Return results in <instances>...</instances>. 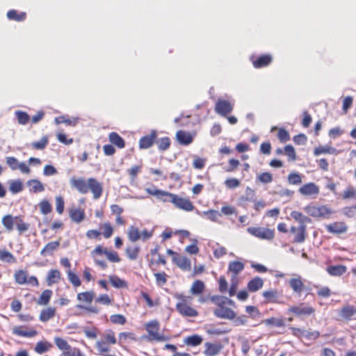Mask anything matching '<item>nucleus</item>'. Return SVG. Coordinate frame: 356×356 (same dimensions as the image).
<instances>
[{
	"mask_svg": "<svg viewBox=\"0 0 356 356\" xmlns=\"http://www.w3.org/2000/svg\"><path fill=\"white\" fill-rule=\"evenodd\" d=\"M148 194L156 197L159 200L163 202H171L177 208L186 211H191L194 209L193 203L187 198H183L179 197L177 195L156 189L147 188L145 189Z\"/></svg>",
	"mask_w": 356,
	"mask_h": 356,
	"instance_id": "obj_1",
	"label": "nucleus"
},
{
	"mask_svg": "<svg viewBox=\"0 0 356 356\" xmlns=\"http://www.w3.org/2000/svg\"><path fill=\"white\" fill-rule=\"evenodd\" d=\"M176 298L180 300L176 305V309L181 315L188 317H195L197 316L198 312L187 305V302H191V297L178 294L176 296Z\"/></svg>",
	"mask_w": 356,
	"mask_h": 356,
	"instance_id": "obj_2",
	"label": "nucleus"
},
{
	"mask_svg": "<svg viewBox=\"0 0 356 356\" xmlns=\"http://www.w3.org/2000/svg\"><path fill=\"white\" fill-rule=\"evenodd\" d=\"M304 211L309 216L317 218H328L334 211L325 205L310 204L304 208Z\"/></svg>",
	"mask_w": 356,
	"mask_h": 356,
	"instance_id": "obj_3",
	"label": "nucleus"
},
{
	"mask_svg": "<svg viewBox=\"0 0 356 356\" xmlns=\"http://www.w3.org/2000/svg\"><path fill=\"white\" fill-rule=\"evenodd\" d=\"M160 325L157 321H152L145 325V330L148 333L147 337L149 341H165L168 337L159 333Z\"/></svg>",
	"mask_w": 356,
	"mask_h": 356,
	"instance_id": "obj_4",
	"label": "nucleus"
},
{
	"mask_svg": "<svg viewBox=\"0 0 356 356\" xmlns=\"http://www.w3.org/2000/svg\"><path fill=\"white\" fill-rule=\"evenodd\" d=\"M247 231L250 234L263 240H272L275 236L274 230L265 227H250Z\"/></svg>",
	"mask_w": 356,
	"mask_h": 356,
	"instance_id": "obj_5",
	"label": "nucleus"
},
{
	"mask_svg": "<svg viewBox=\"0 0 356 356\" xmlns=\"http://www.w3.org/2000/svg\"><path fill=\"white\" fill-rule=\"evenodd\" d=\"M14 277L15 282L19 284H30L33 286H38L39 284L36 277H29L28 273L23 270H17Z\"/></svg>",
	"mask_w": 356,
	"mask_h": 356,
	"instance_id": "obj_6",
	"label": "nucleus"
},
{
	"mask_svg": "<svg viewBox=\"0 0 356 356\" xmlns=\"http://www.w3.org/2000/svg\"><path fill=\"white\" fill-rule=\"evenodd\" d=\"M6 161L12 170H19L23 174H29L31 172V169L24 162H19L13 156L6 157Z\"/></svg>",
	"mask_w": 356,
	"mask_h": 356,
	"instance_id": "obj_7",
	"label": "nucleus"
},
{
	"mask_svg": "<svg viewBox=\"0 0 356 356\" xmlns=\"http://www.w3.org/2000/svg\"><path fill=\"white\" fill-rule=\"evenodd\" d=\"M233 108V103L221 99L217 101L215 106L216 112L222 116H227V115L232 111Z\"/></svg>",
	"mask_w": 356,
	"mask_h": 356,
	"instance_id": "obj_8",
	"label": "nucleus"
},
{
	"mask_svg": "<svg viewBox=\"0 0 356 356\" xmlns=\"http://www.w3.org/2000/svg\"><path fill=\"white\" fill-rule=\"evenodd\" d=\"M90 191L94 199H99L103 192L102 184L95 178L88 179V191Z\"/></svg>",
	"mask_w": 356,
	"mask_h": 356,
	"instance_id": "obj_9",
	"label": "nucleus"
},
{
	"mask_svg": "<svg viewBox=\"0 0 356 356\" xmlns=\"http://www.w3.org/2000/svg\"><path fill=\"white\" fill-rule=\"evenodd\" d=\"M70 184L80 193L86 194L88 192V179L86 181L82 178L76 179L72 177L70 179Z\"/></svg>",
	"mask_w": 356,
	"mask_h": 356,
	"instance_id": "obj_10",
	"label": "nucleus"
},
{
	"mask_svg": "<svg viewBox=\"0 0 356 356\" xmlns=\"http://www.w3.org/2000/svg\"><path fill=\"white\" fill-rule=\"evenodd\" d=\"M289 311L297 316H309L314 312V309L305 304H300L297 306L291 307Z\"/></svg>",
	"mask_w": 356,
	"mask_h": 356,
	"instance_id": "obj_11",
	"label": "nucleus"
},
{
	"mask_svg": "<svg viewBox=\"0 0 356 356\" xmlns=\"http://www.w3.org/2000/svg\"><path fill=\"white\" fill-rule=\"evenodd\" d=\"M299 193L305 196H316L319 193V187L314 183H308L299 188Z\"/></svg>",
	"mask_w": 356,
	"mask_h": 356,
	"instance_id": "obj_12",
	"label": "nucleus"
},
{
	"mask_svg": "<svg viewBox=\"0 0 356 356\" xmlns=\"http://www.w3.org/2000/svg\"><path fill=\"white\" fill-rule=\"evenodd\" d=\"M214 315L220 318L232 320L236 317L235 312L225 307H219L213 311Z\"/></svg>",
	"mask_w": 356,
	"mask_h": 356,
	"instance_id": "obj_13",
	"label": "nucleus"
},
{
	"mask_svg": "<svg viewBox=\"0 0 356 356\" xmlns=\"http://www.w3.org/2000/svg\"><path fill=\"white\" fill-rule=\"evenodd\" d=\"M288 282L295 293L300 295L303 291L305 285L300 275H295L294 277L289 280Z\"/></svg>",
	"mask_w": 356,
	"mask_h": 356,
	"instance_id": "obj_14",
	"label": "nucleus"
},
{
	"mask_svg": "<svg viewBox=\"0 0 356 356\" xmlns=\"http://www.w3.org/2000/svg\"><path fill=\"white\" fill-rule=\"evenodd\" d=\"M205 350H204V354L206 356H216L217 355L222 349V346L219 343H213L210 342H206L204 343Z\"/></svg>",
	"mask_w": 356,
	"mask_h": 356,
	"instance_id": "obj_15",
	"label": "nucleus"
},
{
	"mask_svg": "<svg viewBox=\"0 0 356 356\" xmlns=\"http://www.w3.org/2000/svg\"><path fill=\"white\" fill-rule=\"evenodd\" d=\"M157 133L156 131H152L149 135L142 137L139 141V147L140 149H147L150 147L154 143Z\"/></svg>",
	"mask_w": 356,
	"mask_h": 356,
	"instance_id": "obj_16",
	"label": "nucleus"
},
{
	"mask_svg": "<svg viewBox=\"0 0 356 356\" xmlns=\"http://www.w3.org/2000/svg\"><path fill=\"white\" fill-rule=\"evenodd\" d=\"M194 136L189 132L180 130L177 132L176 138L179 143L188 145L193 141Z\"/></svg>",
	"mask_w": 356,
	"mask_h": 356,
	"instance_id": "obj_17",
	"label": "nucleus"
},
{
	"mask_svg": "<svg viewBox=\"0 0 356 356\" xmlns=\"http://www.w3.org/2000/svg\"><path fill=\"white\" fill-rule=\"evenodd\" d=\"M326 229L330 233L342 234L347 231L348 227L344 222H336L326 225Z\"/></svg>",
	"mask_w": 356,
	"mask_h": 356,
	"instance_id": "obj_18",
	"label": "nucleus"
},
{
	"mask_svg": "<svg viewBox=\"0 0 356 356\" xmlns=\"http://www.w3.org/2000/svg\"><path fill=\"white\" fill-rule=\"evenodd\" d=\"M251 60L254 67L261 68L268 65L272 61V57L270 55H263L258 58H251Z\"/></svg>",
	"mask_w": 356,
	"mask_h": 356,
	"instance_id": "obj_19",
	"label": "nucleus"
},
{
	"mask_svg": "<svg viewBox=\"0 0 356 356\" xmlns=\"http://www.w3.org/2000/svg\"><path fill=\"white\" fill-rule=\"evenodd\" d=\"M19 216H13L12 215H6L2 218V224L6 229L10 232L13 230L14 226L17 225Z\"/></svg>",
	"mask_w": 356,
	"mask_h": 356,
	"instance_id": "obj_20",
	"label": "nucleus"
},
{
	"mask_svg": "<svg viewBox=\"0 0 356 356\" xmlns=\"http://www.w3.org/2000/svg\"><path fill=\"white\" fill-rule=\"evenodd\" d=\"M26 185L29 187V192L37 193L44 191V184L36 179H30L26 181Z\"/></svg>",
	"mask_w": 356,
	"mask_h": 356,
	"instance_id": "obj_21",
	"label": "nucleus"
},
{
	"mask_svg": "<svg viewBox=\"0 0 356 356\" xmlns=\"http://www.w3.org/2000/svg\"><path fill=\"white\" fill-rule=\"evenodd\" d=\"M69 215L72 220L76 223H80L85 218V212L83 210L76 208H72L69 211Z\"/></svg>",
	"mask_w": 356,
	"mask_h": 356,
	"instance_id": "obj_22",
	"label": "nucleus"
},
{
	"mask_svg": "<svg viewBox=\"0 0 356 356\" xmlns=\"http://www.w3.org/2000/svg\"><path fill=\"white\" fill-rule=\"evenodd\" d=\"M264 286V280L259 277H256L253 279H252L248 283V289L250 292H256L259 291L260 289H261Z\"/></svg>",
	"mask_w": 356,
	"mask_h": 356,
	"instance_id": "obj_23",
	"label": "nucleus"
},
{
	"mask_svg": "<svg viewBox=\"0 0 356 356\" xmlns=\"http://www.w3.org/2000/svg\"><path fill=\"white\" fill-rule=\"evenodd\" d=\"M59 246V241L49 242L41 250L40 254L43 257H45L47 255H51L55 250H56L58 248Z\"/></svg>",
	"mask_w": 356,
	"mask_h": 356,
	"instance_id": "obj_24",
	"label": "nucleus"
},
{
	"mask_svg": "<svg viewBox=\"0 0 356 356\" xmlns=\"http://www.w3.org/2000/svg\"><path fill=\"white\" fill-rule=\"evenodd\" d=\"M173 261L182 270H188L191 269V261L186 257H174Z\"/></svg>",
	"mask_w": 356,
	"mask_h": 356,
	"instance_id": "obj_25",
	"label": "nucleus"
},
{
	"mask_svg": "<svg viewBox=\"0 0 356 356\" xmlns=\"http://www.w3.org/2000/svg\"><path fill=\"white\" fill-rule=\"evenodd\" d=\"M337 150L329 145L316 147L314 152L315 156H318L322 154H337Z\"/></svg>",
	"mask_w": 356,
	"mask_h": 356,
	"instance_id": "obj_26",
	"label": "nucleus"
},
{
	"mask_svg": "<svg viewBox=\"0 0 356 356\" xmlns=\"http://www.w3.org/2000/svg\"><path fill=\"white\" fill-rule=\"evenodd\" d=\"M229 271L234 274V279L244 269V264L240 261H232L229 264Z\"/></svg>",
	"mask_w": 356,
	"mask_h": 356,
	"instance_id": "obj_27",
	"label": "nucleus"
},
{
	"mask_svg": "<svg viewBox=\"0 0 356 356\" xmlns=\"http://www.w3.org/2000/svg\"><path fill=\"white\" fill-rule=\"evenodd\" d=\"M23 188V183L20 179H18L9 181V190L13 194L20 193Z\"/></svg>",
	"mask_w": 356,
	"mask_h": 356,
	"instance_id": "obj_28",
	"label": "nucleus"
},
{
	"mask_svg": "<svg viewBox=\"0 0 356 356\" xmlns=\"http://www.w3.org/2000/svg\"><path fill=\"white\" fill-rule=\"evenodd\" d=\"M327 273L333 276H340L346 273V267L342 265L331 266L327 268Z\"/></svg>",
	"mask_w": 356,
	"mask_h": 356,
	"instance_id": "obj_29",
	"label": "nucleus"
},
{
	"mask_svg": "<svg viewBox=\"0 0 356 356\" xmlns=\"http://www.w3.org/2000/svg\"><path fill=\"white\" fill-rule=\"evenodd\" d=\"M60 279V273L58 270H51L47 277V282L49 286L58 282Z\"/></svg>",
	"mask_w": 356,
	"mask_h": 356,
	"instance_id": "obj_30",
	"label": "nucleus"
},
{
	"mask_svg": "<svg viewBox=\"0 0 356 356\" xmlns=\"http://www.w3.org/2000/svg\"><path fill=\"white\" fill-rule=\"evenodd\" d=\"M204 287L205 286L204 282L197 280L193 283L190 292L195 296L200 295L203 292Z\"/></svg>",
	"mask_w": 356,
	"mask_h": 356,
	"instance_id": "obj_31",
	"label": "nucleus"
},
{
	"mask_svg": "<svg viewBox=\"0 0 356 356\" xmlns=\"http://www.w3.org/2000/svg\"><path fill=\"white\" fill-rule=\"evenodd\" d=\"M55 314L56 309L54 308L49 307L43 309L40 313V320L42 322L48 321L55 316Z\"/></svg>",
	"mask_w": 356,
	"mask_h": 356,
	"instance_id": "obj_32",
	"label": "nucleus"
},
{
	"mask_svg": "<svg viewBox=\"0 0 356 356\" xmlns=\"http://www.w3.org/2000/svg\"><path fill=\"white\" fill-rule=\"evenodd\" d=\"M109 140L119 148H123L125 145L124 140L115 132H112L109 134Z\"/></svg>",
	"mask_w": 356,
	"mask_h": 356,
	"instance_id": "obj_33",
	"label": "nucleus"
},
{
	"mask_svg": "<svg viewBox=\"0 0 356 356\" xmlns=\"http://www.w3.org/2000/svg\"><path fill=\"white\" fill-rule=\"evenodd\" d=\"M294 242L296 243H302L305 240L306 235V225H300L298 227V231L294 234Z\"/></svg>",
	"mask_w": 356,
	"mask_h": 356,
	"instance_id": "obj_34",
	"label": "nucleus"
},
{
	"mask_svg": "<svg viewBox=\"0 0 356 356\" xmlns=\"http://www.w3.org/2000/svg\"><path fill=\"white\" fill-rule=\"evenodd\" d=\"M13 333L18 336L33 337L37 334V332L35 330H24L21 327H15L13 328Z\"/></svg>",
	"mask_w": 356,
	"mask_h": 356,
	"instance_id": "obj_35",
	"label": "nucleus"
},
{
	"mask_svg": "<svg viewBox=\"0 0 356 356\" xmlns=\"http://www.w3.org/2000/svg\"><path fill=\"white\" fill-rule=\"evenodd\" d=\"M51 347L52 345L48 341H41L36 343L34 350L37 353L42 354L48 351Z\"/></svg>",
	"mask_w": 356,
	"mask_h": 356,
	"instance_id": "obj_36",
	"label": "nucleus"
},
{
	"mask_svg": "<svg viewBox=\"0 0 356 356\" xmlns=\"http://www.w3.org/2000/svg\"><path fill=\"white\" fill-rule=\"evenodd\" d=\"M95 298V293L93 291H86L79 293L77 295V300L80 302L86 303H91Z\"/></svg>",
	"mask_w": 356,
	"mask_h": 356,
	"instance_id": "obj_37",
	"label": "nucleus"
},
{
	"mask_svg": "<svg viewBox=\"0 0 356 356\" xmlns=\"http://www.w3.org/2000/svg\"><path fill=\"white\" fill-rule=\"evenodd\" d=\"M109 281L111 283V284L115 288L120 289L128 287V284L126 282V281H124L122 279H120L116 275L109 276Z\"/></svg>",
	"mask_w": 356,
	"mask_h": 356,
	"instance_id": "obj_38",
	"label": "nucleus"
},
{
	"mask_svg": "<svg viewBox=\"0 0 356 356\" xmlns=\"http://www.w3.org/2000/svg\"><path fill=\"white\" fill-rule=\"evenodd\" d=\"M51 296L52 291L51 290H44L38 298L37 303L40 305H47L49 303Z\"/></svg>",
	"mask_w": 356,
	"mask_h": 356,
	"instance_id": "obj_39",
	"label": "nucleus"
},
{
	"mask_svg": "<svg viewBox=\"0 0 356 356\" xmlns=\"http://www.w3.org/2000/svg\"><path fill=\"white\" fill-rule=\"evenodd\" d=\"M340 314L343 318L349 319L356 314V308L350 305L344 307L341 309Z\"/></svg>",
	"mask_w": 356,
	"mask_h": 356,
	"instance_id": "obj_40",
	"label": "nucleus"
},
{
	"mask_svg": "<svg viewBox=\"0 0 356 356\" xmlns=\"http://www.w3.org/2000/svg\"><path fill=\"white\" fill-rule=\"evenodd\" d=\"M78 118H73L72 119L67 118L65 116H59L55 118V122L57 124L65 123L67 125L75 126L78 122Z\"/></svg>",
	"mask_w": 356,
	"mask_h": 356,
	"instance_id": "obj_41",
	"label": "nucleus"
},
{
	"mask_svg": "<svg viewBox=\"0 0 356 356\" xmlns=\"http://www.w3.org/2000/svg\"><path fill=\"white\" fill-rule=\"evenodd\" d=\"M202 342V338L197 334H194L186 337L184 339V343L188 346H196Z\"/></svg>",
	"mask_w": 356,
	"mask_h": 356,
	"instance_id": "obj_42",
	"label": "nucleus"
},
{
	"mask_svg": "<svg viewBox=\"0 0 356 356\" xmlns=\"http://www.w3.org/2000/svg\"><path fill=\"white\" fill-rule=\"evenodd\" d=\"M291 217L298 221L300 224V225H305V222L310 221L308 217L296 211H293L291 213Z\"/></svg>",
	"mask_w": 356,
	"mask_h": 356,
	"instance_id": "obj_43",
	"label": "nucleus"
},
{
	"mask_svg": "<svg viewBox=\"0 0 356 356\" xmlns=\"http://www.w3.org/2000/svg\"><path fill=\"white\" fill-rule=\"evenodd\" d=\"M140 248L138 246H128L126 248V254L131 260H136L138 258Z\"/></svg>",
	"mask_w": 356,
	"mask_h": 356,
	"instance_id": "obj_44",
	"label": "nucleus"
},
{
	"mask_svg": "<svg viewBox=\"0 0 356 356\" xmlns=\"http://www.w3.org/2000/svg\"><path fill=\"white\" fill-rule=\"evenodd\" d=\"M206 332L209 335L220 336L227 332L225 330L209 325L205 327Z\"/></svg>",
	"mask_w": 356,
	"mask_h": 356,
	"instance_id": "obj_45",
	"label": "nucleus"
},
{
	"mask_svg": "<svg viewBox=\"0 0 356 356\" xmlns=\"http://www.w3.org/2000/svg\"><path fill=\"white\" fill-rule=\"evenodd\" d=\"M129 239L132 242H136L140 238V233L138 228L131 226L128 231Z\"/></svg>",
	"mask_w": 356,
	"mask_h": 356,
	"instance_id": "obj_46",
	"label": "nucleus"
},
{
	"mask_svg": "<svg viewBox=\"0 0 356 356\" xmlns=\"http://www.w3.org/2000/svg\"><path fill=\"white\" fill-rule=\"evenodd\" d=\"M203 215L207 216L209 220L213 222H218V219L221 216V213L220 212L213 209L204 211Z\"/></svg>",
	"mask_w": 356,
	"mask_h": 356,
	"instance_id": "obj_47",
	"label": "nucleus"
},
{
	"mask_svg": "<svg viewBox=\"0 0 356 356\" xmlns=\"http://www.w3.org/2000/svg\"><path fill=\"white\" fill-rule=\"evenodd\" d=\"M0 260L8 263H15L16 261L14 256L10 252L5 250H0Z\"/></svg>",
	"mask_w": 356,
	"mask_h": 356,
	"instance_id": "obj_48",
	"label": "nucleus"
},
{
	"mask_svg": "<svg viewBox=\"0 0 356 356\" xmlns=\"http://www.w3.org/2000/svg\"><path fill=\"white\" fill-rule=\"evenodd\" d=\"M263 296L268 301V302H276L277 299L279 297L278 292L276 290H269L265 291L263 292Z\"/></svg>",
	"mask_w": 356,
	"mask_h": 356,
	"instance_id": "obj_49",
	"label": "nucleus"
},
{
	"mask_svg": "<svg viewBox=\"0 0 356 356\" xmlns=\"http://www.w3.org/2000/svg\"><path fill=\"white\" fill-rule=\"evenodd\" d=\"M264 323L266 325H273L277 327H283L284 325V321L282 318L273 317L264 320Z\"/></svg>",
	"mask_w": 356,
	"mask_h": 356,
	"instance_id": "obj_50",
	"label": "nucleus"
},
{
	"mask_svg": "<svg viewBox=\"0 0 356 356\" xmlns=\"http://www.w3.org/2000/svg\"><path fill=\"white\" fill-rule=\"evenodd\" d=\"M15 115L17 118L18 122L20 124H26L30 120L29 115L26 112L24 111H16Z\"/></svg>",
	"mask_w": 356,
	"mask_h": 356,
	"instance_id": "obj_51",
	"label": "nucleus"
},
{
	"mask_svg": "<svg viewBox=\"0 0 356 356\" xmlns=\"http://www.w3.org/2000/svg\"><path fill=\"white\" fill-rule=\"evenodd\" d=\"M61 356H84L79 348L70 346L67 350L62 353Z\"/></svg>",
	"mask_w": 356,
	"mask_h": 356,
	"instance_id": "obj_52",
	"label": "nucleus"
},
{
	"mask_svg": "<svg viewBox=\"0 0 356 356\" xmlns=\"http://www.w3.org/2000/svg\"><path fill=\"white\" fill-rule=\"evenodd\" d=\"M158 147L161 151L168 149L170 145V140L168 137L161 138L156 141Z\"/></svg>",
	"mask_w": 356,
	"mask_h": 356,
	"instance_id": "obj_53",
	"label": "nucleus"
},
{
	"mask_svg": "<svg viewBox=\"0 0 356 356\" xmlns=\"http://www.w3.org/2000/svg\"><path fill=\"white\" fill-rule=\"evenodd\" d=\"M288 181L290 184L298 185L302 183V178L300 174L292 172L288 176Z\"/></svg>",
	"mask_w": 356,
	"mask_h": 356,
	"instance_id": "obj_54",
	"label": "nucleus"
},
{
	"mask_svg": "<svg viewBox=\"0 0 356 356\" xmlns=\"http://www.w3.org/2000/svg\"><path fill=\"white\" fill-rule=\"evenodd\" d=\"M257 179L261 183L269 184L273 181V175L271 173L266 172L258 175Z\"/></svg>",
	"mask_w": 356,
	"mask_h": 356,
	"instance_id": "obj_55",
	"label": "nucleus"
},
{
	"mask_svg": "<svg viewBox=\"0 0 356 356\" xmlns=\"http://www.w3.org/2000/svg\"><path fill=\"white\" fill-rule=\"evenodd\" d=\"M104 341H106V343L109 344H115L116 343V339L115 337V334L112 330H108L103 335V339Z\"/></svg>",
	"mask_w": 356,
	"mask_h": 356,
	"instance_id": "obj_56",
	"label": "nucleus"
},
{
	"mask_svg": "<svg viewBox=\"0 0 356 356\" xmlns=\"http://www.w3.org/2000/svg\"><path fill=\"white\" fill-rule=\"evenodd\" d=\"M48 144V138L47 136H43L40 140L33 142L32 143V147L36 149H43Z\"/></svg>",
	"mask_w": 356,
	"mask_h": 356,
	"instance_id": "obj_57",
	"label": "nucleus"
},
{
	"mask_svg": "<svg viewBox=\"0 0 356 356\" xmlns=\"http://www.w3.org/2000/svg\"><path fill=\"white\" fill-rule=\"evenodd\" d=\"M67 277L70 280V282L74 286H79L81 284V280L79 277L73 272H72L70 270H69L67 272Z\"/></svg>",
	"mask_w": 356,
	"mask_h": 356,
	"instance_id": "obj_58",
	"label": "nucleus"
},
{
	"mask_svg": "<svg viewBox=\"0 0 356 356\" xmlns=\"http://www.w3.org/2000/svg\"><path fill=\"white\" fill-rule=\"evenodd\" d=\"M40 208L42 214H48L51 211V205L47 200H42L40 202Z\"/></svg>",
	"mask_w": 356,
	"mask_h": 356,
	"instance_id": "obj_59",
	"label": "nucleus"
},
{
	"mask_svg": "<svg viewBox=\"0 0 356 356\" xmlns=\"http://www.w3.org/2000/svg\"><path fill=\"white\" fill-rule=\"evenodd\" d=\"M241 182L236 178H229L225 180V185L227 188L233 189L238 187Z\"/></svg>",
	"mask_w": 356,
	"mask_h": 356,
	"instance_id": "obj_60",
	"label": "nucleus"
},
{
	"mask_svg": "<svg viewBox=\"0 0 356 356\" xmlns=\"http://www.w3.org/2000/svg\"><path fill=\"white\" fill-rule=\"evenodd\" d=\"M111 321L114 324L124 325L126 323V318L122 314H114L110 317Z\"/></svg>",
	"mask_w": 356,
	"mask_h": 356,
	"instance_id": "obj_61",
	"label": "nucleus"
},
{
	"mask_svg": "<svg viewBox=\"0 0 356 356\" xmlns=\"http://www.w3.org/2000/svg\"><path fill=\"white\" fill-rule=\"evenodd\" d=\"M55 343L57 346V347L61 350L63 352H64L65 350H67L70 346L67 343V342L59 337H56L54 339Z\"/></svg>",
	"mask_w": 356,
	"mask_h": 356,
	"instance_id": "obj_62",
	"label": "nucleus"
},
{
	"mask_svg": "<svg viewBox=\"0 0 356 356\" xmlns=\"http://www.w3.org/2000/svg\"><path fill=\"white\" fill-rule=\"evenodd\" d=\"M96 348L100 353H107L110 350V348L106 341L99 340L96 342Z\"/></svg>",
	"mask_w": 356,
	"mask_h": 356,
	"instance_id": "obj_63",
	"label": "nucleus"
},
{
	"mask_svg": "<svg viewBox=\"0 0 356 356\" xmlns=\"http://www.w3.org/2000/svg\"><path fill=\"white\" fill-rule=\"evenodd\" d=\"M356 197V190L353 186L348 187L343 192V198L345 200Z\"/></svg>",
	"mask_w": 356,
	"mask_h": 356,
	"instance_id": "obj_64",
	"label": "nucleus"
}]
</instances>
